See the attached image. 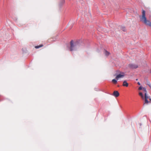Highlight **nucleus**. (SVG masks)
Masks as SVG:
<instances>
[{
	"label": "nucleus",
	"instance_id": "obj_1",
	"mask_svg": "<svg viewBox=\"0 0 151 151\" xmlns=\"http://www.w3.org/2000/svg\"><path fill=\"white\" fill-rule=\"evenodd\" d=\"M140 20L146 25L151 26V22L147 19L145 16V11L144 10H142V15L139 17Z\"/></svg>",
	"mask_w": 151,
	"mask_h": 151
},
{
	"label": "nucleus",
	"instance_id": "obj_4",
	"mask_svg": "<svg viewBox=\"0 0 151 151\" xmlns=\"http://www.w3.org/2000/svg\"><path fill=\"white\" fill-rule=\"evenodd\" d=\"M129 66L131 68H136L138 67L137 65L133 64H130L129 65Z\"/></svg>",
	"mask_w": 151,
	"mask_h": 151
},
{
	"label": "nucleus",
	"instance_id": "obj_18",
	"mask_svg": "<svg viewBox=\"0 0 151 151\" xmlns=\"http://www.w3.org/2000/svg\"><path fill=\"white\" fill-rule=\"evenodd\" d=\"M64 2H65V1L64 0H63V3H64Z\"/></svg>",
	"mask_w": 151,
	"mask_h": 151
},
{
	"label": "nucleus",
	"instance_id": "obj_6",
	"mask_svg": "<svg viewBox=\"0 0 151 151\" xmlns=\"http://www.w3.org/2000/svg\"><path fill=\"white\" fill-rule=\"evenodd\" d=\"M123 86L127 87L128 86V84L126 81H124L123 82Z\"/></svg>",
	"mask_w": 151,
	"mask_h": 151
},
{
	"label": "nucleus",
	"instance_id": "obj_17",
	"mask_svg": "<svg viewBox=\"0 0 151 151\" xmlns=\"http://www.w3.org/2000/svg\"><path fill=\"white\" fill-rule=\"evenodd\" d=\"M149 86L150 87V88H151V85H149Z\"/></svg>",
	"mask_w": 151,
	"mask_h": 151
},
{
	"label": "nucleus",
	"instance_id": "obj_13",
	"mask_svg": "<svg viewBox=\"0 0 151 151\" xmlns=\"http://www.w3.org/2000/svg\"><path fill=\"white\" fill-rule=\"evenodd\" d=\"M121 29L123 31H125V27H122Z\"/></svg>",
	"mask_w": 151,
	"mask_h": 151
},
{
	"label": "nucleus",
	"instance_id": "obj_3",
	"mask_svg": "<svg viewBox=\"0 0 151 151\" xmlns=\"http://www.w3.org/2000/svg\"><path fill=\"white\" fill-rule=\"evenodd\" d=\"M124 76V73H121L120 74L117 75L116 77V79L117 80H118L119 78H122Z\"/></svg>",
	"mask_w": 151,
	"mask_h": 151
},
{
	"label": "nucleus",
	"instance_id": "obj_14",
	"mask_svg": "<svg viewBox=\"0 0 151 151\" xmlns=\"http://www.w3.org/2000/svg\"><path fill=\"white\" fill-rule=\"evenodd\" d=\"M143 90L145 92V93H146L147 92V91H146V88H142Z\"/></svg>",
	"mask_w": 151,
	"mask_h": 151
},
{
	"label": "nucleus",
	"instance_id": "obj_15",
	"mask_svg": "<svg viewBox=\"0 0 151 151\" xmlns=\"http://www.w3.org/2000/svg\"><path fill=\"white\" fill-rule=\"evenodd\" d=\"M142 89V87L140 86V87H139V90H141Z\"/></svg>",
	"mask_w": 151,
	"mask_h": 151
},
{
	"label": "nucleus",
	"instance_id": "obj_16",
	"mask_svg": "<svg viewBox=\"0 0 151 151\" xmlns=\"http://www.w3.org/2000/svg\"><path fill=\"white\" fill-rule=\"evenodd\" d=\"M137 84H138L139 85H140V83L139 82H138Z\"/></svg>",
	"mask_w": 151,
	"mask_h": 151
},
{
	"label": "nucleus",
	"instance_id": "obj_9",
	"mask_svg": "<svg viewBox=\"0 0 151 151\" xmlns=\"http://www.w3.org/2000/svg\"><path fill=\"white\" fill-rule=\"evenodd\" d=\"M139 95L141 96V97L142 98V99H144V97L143 95V94L141 92H139Z\"/></svg>",
	"mask_w": 151,
	"mask_h": 151
},
{
	"label": "nucleus",
	"instance_id": "obj_8",
	"mask_svg": "<svg viewBox=\"0 0 151 151\" xmlns=\"http://www.w3.org/2000/svg\"><path fill=\"white\" fill-rule=\"evenodd\" d=\"M43 46V45H39L37 46H35V48L36 49L39 48L40 47H42Z\"/></svg>",
	"mask_w": 151,
	"mask_h": 151
},
{
	"label": "nucleus",
	"instance_id": "obj_12",
	"mask_svg": "<svg viewBox=\"0 0 151 151\" xmlns=\"http://www.w3.org/2000/svg\"><path fill=\"white\" fill-rule=\"evenodd\" d=\"M148 103H149V101H148L147 99H145V103L144 104V105L145 104H147Z\"/></svg>",
	"mask_w": 151,
	"mask_h": 151
},
{
	"label": "nucleus",
	"instance_id": "obj_2",
	"mask_svg": "<svg viewBox=\"0 0 151 151\" xmlns=\"http://www.w3.org/2000/svg\"><path fill=\"white\" fill-rule=\"evenodd\" d=\"M80 46V44L79 43L77 42H74L73 40L70 41V51H72L78 48Z\"/></svg>",
	"mask_w": 151,
	"mask_h": 151
},
{
	"label": "nucleus",
	"instance_id": "obj_10",
	"mask_svg": "<svg viewBox=\"0 0 151 151\" xmlns=\"http://www.w3.org/2000/svg\"><path fill=\"white\" fill-rule=\"evenodd\" d=\"M112 82L114 84H116L117 83V81L115 79H113L112 81Z\"/></svg>",
	"mask_w": 151,
	"mask_h": 151
},
{
	"label": "nucleus",
	"instance_id": "obj_19",
	"mask_svg": "<svg viewBox=\"0 0 151 151\" xmlns=\"http://www.w3.org/2000/svg\"><path fill=\"white\" fill-rule=\"evenodd\" d=\"M150 100L151 101V99H150Z\"/></svg>",
	"mask_w": 151,
	"mask_h": 151
},
{
	"label": "nucleus",
	"instance_id": "obj_11",
	"mask_svg": "<svg viewBox=\"0 0 151 151\" xmlns=\"http://www.w3.org/2000/svg\"><path fill=\"white\" fill-rule=\"evenodd\" d=\"M145 99H147L148 98V96H147V93H145Z\"/></svg>",
	"mask_w": 151,
	"mask_h": 151
},
{
	"label": "nucleus",
	"instance_id": "obj_5",
	"mask_svg": "<svg viewBox=\"0 0 151 151\" xmlns=\"http://www.w3.org/2000/svg\"><path fill=\"white\" fill-rule=\"evenodd\" d=\"M119 95V93L117 91H114V92L113 94V95L116 97H118Z\"/></svg>",
	"mask_w": 151,
	"mask_h": 151
},
{
	"label": "nucleus",
	"instance_id": "obj_7",
	"mask_svg": "<svg viewBox=\"0 0 151 151\" xmlns=\"http://www.w3.org/2000/svg\"><path fill=\"white\" fill-rule=\"evenodd\" d=\"M104 54L106 56H108L109 55L110 53L109 52L107 51L106 50L105 51Z\"/></svg>",
	"mask_w": 151,
	"mask_h": 151
}]
</instances>
